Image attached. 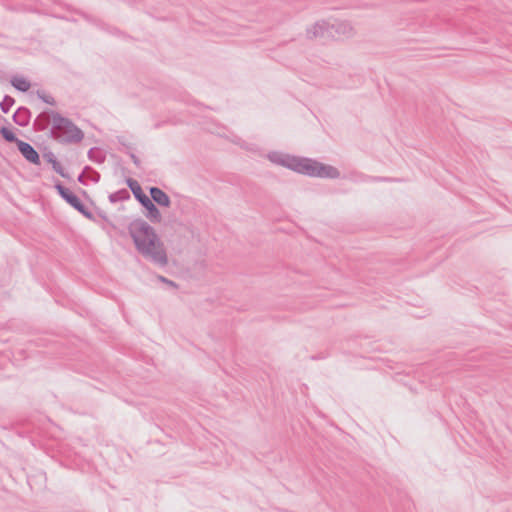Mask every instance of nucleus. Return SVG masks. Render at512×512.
I'll return each mask as SVG.
<instances>
[{
	"label": "nucleus",
	"instance_id": "f257e3e1",
	"mask_svg": "<svg viewBox=\"0 0 512 512\" xmlns=\"http://www.w3.org/2000/svg\"><path fill=\"white\" fill-rule=\"evenodd\" d=\"M128 233L136 251L153 264L165 267L168 255L155 229L141 218L134 219L128 225Z\"/></svg>",
	"mask_w": 512,
	"mask_h": 512
},
{
	"label": "nucleus",
	"instance_id": "f03ea898",
	"mask_svg": "<svg viewBox=\"0 0 512 512\" xmlns=\"http://www.w3.org/2000/svg\"><path fill=\"white\" fill-rule=\"evenodd\" d=\"M48 136L61 143H79L84 139L83 131L61 113L55 114L54 123L48 131Z\"/></svg>",
	"mask_w": 512,
	"mask_h": 512
},
{
	"label": "nucleus",
	"instance_id": "7ed1b4c3",
	"mask_svg": "<svg viewBox=\"0 0 512 512\" xmlns=\"http://www.w3.org/2000/svg\"><path fill=\"white\" fill-rule=\"evenodd\" d=\"M54 188L58 195L77 212L83 215L85 218L95 221L94 214L87 208V206L81 201V199L69 188L64 186L59 180H56Z\"/></svg>",
	"mask_w": 512,
	"mask_h": 512
},
{
	"label": "nucleus",
	"instance_id": "20e7f679",
	"mask_svg": "<svg viewBox=\"0 0 512 512\" xmlns=\"http://www.w3.org/2000/svg\"><path fill=\"white\" fill-rule=\"evenodd\" d=\"M308 39H321L327 41L333 39V27L326 21H318L312 27L307 28Z\"/></svg>",
	"mask_w": 512,
	"mask_h": 512
},
{
	"label": "nucleus",
	"instance_id": "39448f33",
	"mask_svg": "<svg viewBox=\"0 0 512 512\" xmlns=\"http://www.w3.org/2000/svg\"><path fill=\"white\" fill-rule=\"evenodd\" d=\"M58 113L57 111L51 109H44L41 113H39L33 121V129L37 132H43L48 130L50 120H52V124L54 123V116Z\"/></svg>",
	"mask_w": 512,
	"mask_h": 512
},
{
	"label": "nucleus",
	"instance_id": "423d86ee",
	"mask_svg": "<svg viewBox=\"0 0 512 512\" xmlns=\"http://www.w3.org/2000/svg\"><path fill=\"white\" fill-rule=\"evenodd\" d=\"M17 149L27 162L37 166L41 165L40 154L30 143L22 141L18 144Z\"/></svg>",
	"mask_w": 512,
	"mask_h": 512
},
{
	"label": "nucleus",
	"instance_id": "0eeeda50",
	"mask_svg": "<svg viewBox=\"0 0 512 512\" xmlns=\"http://www.w3.org/2000/svg\"><path fill=\"white\" fill-rule=\"evenodd\" d=\"M144 209L145 217L154 224L161 223L163 217L162 214L157 207V205L150 199H146L142 204H140Z\"/></svg>",
	"mask_w": 512,
	"mask_h": 512
},
{
	"label": "nucleus",
	"instance_id": "6e6552de",
	"mask_svg": "<svg viewBox=\"0 0 512 512\" xmlns=\"http://www.w3.org/2000/svg\"><path fill=\"white\" fill-rule=\"evenodd\" d=\"M149 198L158 206L169 208L171 206L170 196L157 186L149 187Z\"/></svg>",
	"mask_w": 512,
	"mask_h": 512
},
{
	"label": "nucleus",
	"instance_id": "1a4fd4ad",
	"mask_svg": "<svg viewBox=\"0 0 512 512\" xmlns=\"http://www.w3.org/2000/svg\"><path fill=\"white\" fill-rule=\"evenodd\" d=\"M315 177L322 179H337L340 177V171L332 165L317 161Z\"/></svg>",
	"mask_w": 512,
	"mask_h": 512
},
{
	"label": "nucleus",
	"instance_id": "9d476101",
	"mask_svg": "<svg viewBox=\"0 0 512 512\" xmlns=\"http://www.w3.org/2000/svg\"><path fill=\"white\" fill-rule=\"evenodd\" d=\"M43 158L47 163L51 164L54 172H56L65 179H71L69 173L65 171V169L62 167L60 162L57 160L55 154L51 150L45 149V151L43 152Z\"/></svg>",
	"mask_w": 512,
	"mask_h": 512
},
{
	"label": "nucleus",
	"instance_id": "9b49d317",
	"mask_svg": "<svg viewBox=\"0 0 512 512\" xmlns=\"http://www.w3.org/2000/svg\"><path fill=\"white\" fill-rule=\"evenodd\" d=\"M32 113L29 108L20 106L12 115V120L20 127H27L31 121Z\"/></svg>",
	"mask_w": 512,
	"mask_h": 512
},
{
	"label": "nucleus",
	"instance_id": "f8f14e48",
	"mask_svg": "<svg viewBox=\"0 0 512 512\" xmlns=\"http://www.w3.org/2000/svg\"><path fill=\"white\" fill-rule=\"evenodd\" d=\"M125 183L131 190L134 198L136 199V201H138L139 204H142L146 199L149 198V196L145 194L141 185L136 179L128 177L125 179Z\"/></svg>",
	"mask_w": 512,
	"mask_h": 512
},
{
	"label": "nucleus",
	"instance_id": "ddd939ff",
	"mask_svg": "<svg viewBox=\"0 0 512 512\" xmlns=\"http://www.w3.org/2000/svg\"><path fill=\"white\" fill-rule=\"evenodd\" d=\"M316 167H317V160L308 158V157H302L297 173L306 175L309 177H315L316 173Z\"/></svg>",
	"mask_w": 512,
	"mask_h": 512
},
{
	"label": "nucleus",
	"instance_id": "4468645a",
	"mask_svg": "<svg viewBox=\"0 0 512 512\" xmlns=\"http://www.w3.org/2000/svg\"><path fill=\"white\" fill-rule=\"evenodd\" d=\"M316 167H317V160L308 158V157H302L297 173L306 175L309 177H315L316 173Z\"/></svg>",
	"mask_w": 512,
	"mask_h": 512
},
{
	"label": "nucleus",
	"instance_id": "2eb2a0df",
	"mask_svg": "<svg viewBox=\"0 0 512 512\" xmlns=\"http://www.w3.org/2000/svg\"><path fill=\"white\" fill-rule=\"evenodd\" d=\"M10 83L17 91L23 93L27 92L31 87V83L27 78L18 75L13 76L10 79Z\"/></svg>",
	"mask_w": 512,
	"mask_h": 512
},
{
	"label": "nucleus",
	"instance_id": "dca6fc26",
	"mask_svg": "<svg viewBox=\"0 0 512 512\" xmlns=\"http://www.w3.org/2000/svg\"><path fill=\"white\" fill-rule=\"evenodd\" d=\"M333 27V38H335L336 35H345V36H351L352 34V26L350 23L346 21L337 22L334 24H331Z\"/></svg>",
	"mask_w": 512,
	"mask_h": 512
},
{
	"label": "nucleus",
	"instance_id": "f3484780",
	"mask_svg": "<svg viewBox=\"0 0 512 512\" xmlns=\"http://www.w3.org/2000/svg\"><path fill=\"white\" fill-rule=\"evenodd\" d=\"M0 135L7 143H14L17 147L23 141L16 136L11 126L0 127Z\"/></svg>",
	"mask_w": 512,
	"mask_h": 512
},
{
	"label": "nucleus",
	"instance_id": "a211bd4d",
	"mask_svg": "<svg viewBox=\"0 0 512 512\" xmlns=\"http://www.w3.org/2000/svg\"><path fill=\"white\" fill-rule=\"evenodd\" d=\"M289 155L290 154L282 153V152H279V151H271V152L268 153L267 158L273 164L286 167L287 158H288Z\"/></svg>",
	"mask_w": 512,
	"mask_h": 512
},
{
	"label": "nucleus",
	"instance_id": "6ab92c4d",
	"mask_svg": "<svg viewBox=\"0 0 512 512\" xmlns=\"http://www.w3.org/2000/svg\"><path fill=\"white\" fill-rule=\"evenodd\" d=\"M88 159L94 163L102 164L106 160V154L99 147H92L87 153Z\"/></svg>",
	"mask_w": 512,
	"mask_h": 512
},
{
	"label": "nucleus",
	"instance_id": "aec40b11",
	"mask_svg": "<svg viewBox=\"0 0 512 512\" xmlns=\"http://www.w3.org/2000/svg\"><path fill=\"white\" fill-rule=\"evenodd\" d=\"M108 199L112 204H115L117 202H122V201H128L130 199V193L127 189L122 188V189H119V190L111 193L108 196Z\"/></svg>",
	"mask_w": 512,
	"mask_h": 512
},
{
	"label": "nucleus",
	"instance_id": "412c9836",
	"mask_svg": "<svg viewBox=\"0 0 512 512\" xmlns=\"http://www.w3.org/2000/svg\"><path fill=\"white\" fill-rule=\"evenodd\" d=\"M97 27L111 35L126 37V34L115 26L109 25L102 20H95Z\"/></svg>",
	"mask_w": 512,
	"mask_h": 512
},
{
	"label": "nucleus",
	"instance_id": "4be33fe9",
	"mask_svg": "<svg viewBox=\"0 0 512 512\" xmlns=\"http://www.w3.org/2000/svg\"><path fill=\"white\" fill-rule=\"evenodd\" d=\"M14 104L15 99L10 95H5L0 102V109L3 113H8Z\"/></svg>",
	"mask_w": 512,
	"mask_h": 512
},
{
	"label": "nucleus",
	"instance_id": "5701e85b",
	"mask_svg": "<svg viewBox=\"0 0 512 512\" xmlns=\"http://www.w3.org/2000/svg\"><path fill=\"white\" fill-rule=\"evenodd\" d=\"M301 159L302 157L289 155L287 158V164L285 168L297 172Z\"/></svg>",
	"mask_w": 512,
	"mask_h": 512
},
{
	"label": "nucleus",
	"instance_id": "b1692460",
	"mask_svg": "<svg viewBox=\"0 0 512 512\" xmlns=\"http://www.w3.org/2000/svg\"><path fill=\"white\" fill-rule=\"evenodd\" d=\"M37 97L44 103L54 106L56 105V101L53 96L47 94L44 90H37Z\"/></svg>",
	"mask_w": 512,
	"mask_h": 512
},
{
	"label": "nucleus",
	"instance_id": "393cba45",
	"mask_svg": "<svg viewBox=\"0 0 512 512\" xmlns=\"http://www.w3.org/2000/svg\"><path fill=\"white\" fill-rule=\"evenodd\" d=\"M83 172H87L89 173V179L91 180V182L93 183H98L100 181V178H101V175L98 171H96L94 168H92L91 166H85L84 169H83Z\"/></svg>",
	"mask_w": 512,
	"mask_h": 512
},
{
	"label": "nucleus",
	"instance_id": "a878e982",
	"mask_svg": "<svg viewBox=\"0 0 512 512\" xmlns=\"http://www.w3.org/2000/svg\"><path fill=\"white\" fill-rule=\"evenodd\" d=\"M96 213L103 221L108 223L112 228H116L115 224L108 218L107 214L103 210L97 208Z\"/></svg>",
	"mask_w": 512,
	"mask_h": 512
},
{
	"label": "nucleus",
	"instance_id": "bb28decb",
	"mask_svg": "<svg viewBox=\"0 0 512 512\" xmlns=\"http://www.w3.org/2000/svg\"><path fill=\"white\" fill-rule=\"evenodd\" d=\"M157 279L158 281L168 285L169 287L171 288H174V289H177L178 288V284L162 275H157Z\"/></svg>",
	"mask_w": 512,
	"mask_h": 512
},
{
	"label": "nucleus",
	"instance_id": "cd10ccee",
	"mask_svg": "<svg viewBox=\"0 0 512 512\" xmlns=\"http://www.w3.org/2000/svg\"><path fill=\"white\" fill-rule=\"evenodd\" d=\"M364 180H370V181H374V182H379V181L391 182V181H394L393 178H390V177H380V176H375V177L366 176L364 178Z\"/></svg>",
	"mask_w": 512,
	"mask_h": 512
},
{
	"label": "nucleus",
	"instance_id": "c85d7f7f",
	"mask_svg": "<svg viewBox=\"0 0 512 512\" xmlns=\"http://www.w3.org/2000/svg\"><path fill=\"white\" fill-rule=\"evenodd\" d=\"M125 153L129 155V157L131 158L132 162L136 167L139 168L141 166L140 159L133 153V151H125Z\"/></svg>",
	"mask_w": 512,
	"mask_h": 512
},
{
	"label": "nucleus",
	"instance_id": "c756f323",
	"mask_svg": "<svg viewBox=\"0 0 512 512\" xmlns=\"http://www.w3.org/2000/svg\"><path fill=\"white\" fill-rule=\"evenodd\" d=\"M118 143L125 148V151H132L133 147L130 143L125 141L124 137H118Z\"/></svg>",
	"mask_w": 512,
	"mask_h": 512
},
{
	"label": "nucleus",
	"instance_id": "7c9ffc66",
	"mask_svg": "<svg viewBox=\"0 0 512 512\" xmlns=\"http://www.w3.org/2000/svg\"><path fill=\"white\" fill-rule=\"evenodd\" d=\"M86 172H81L78 177H77V181L82 184V185H88V182H87V179L85 178V174Z\"/></svg>",
	"mask_w": 512,
	"mask_h": 512
},
{
	"label": "nucleus",
	"instance_id": "2f4dec72",
	"mask_svg": "<svg viewBox=\"0 0 512 512\" xmlns=\"http://www.w3.org/2000/svg\"><path fill=\"white\" fill-rule=\"evenodd\" d=\"M84 18H85L87 21H89L90 23H92V24H94L95 26H97V22H95V20H99L98 18L93 17V16H91V15H87V14H85V15H84Z\"/></svg>",
	"mask_w": 512,
	"mask_h": 512
},
{
	"label": "nucleus",
	"instance_id": "473e14b6",
	"mask_svg": "<svg viewBox=\"0 0 512 512\" xmlns=\"http://www.w3.org/2000/svg\"><path fill=\"white\" fill-rule=\"evenodd\" d=\"M7 80L6 74L0 71V82H4Z\"/></svg>",
	"mask_w": 512,
	"mask_h": 512
},
{
	"label": "nucleus",
	"instance_id": "72a5a7b5",
	"mask_svg": "<svg viewBox=\"0 0 512 512\" xmlns=\"http://www.w3.org/2000/svg\"><path fill=\"white\" fill-rule=\"evenodd\" d=\"M162 124H163V122H158V123H156V124L154 125V128H155V129H158V128H160V127L162 126Z\"/></svg>",
	"mask_w": 512,
	"mask_h": 512
},
{
	"label": "nucleus",
	"instance_id": "f704fd0d",
	"mask_svg": "<svg viewBox=\"0 0 512 512\" xmlns=\"http://www.w3.org/2000/svg\"><path fill=\"white\" fill-rule=\"evenodd\" d=\"M80 192H81V194H82L83 196H85V197H87V198L89 197V196H88V193H87L85 190L80 189Z\"/></svg>",
	"mask_w": 512,
	"mask_h": 512
},
{
	"label": "nucleus",
	"instance_id": "c9c22d12",
	"mask_svg": "<svg viewBox=\"0 0 512 512\" xmlns=\"http://www.w3.org/2000/svg\"><path fill=\"white\" fill-rule=\"evenodd\" d=\"M322 357L320 356H312V359H321Z\"/></svg>",
	"mask_w": 512,
	"mask_h": 512
}]
</instances>
